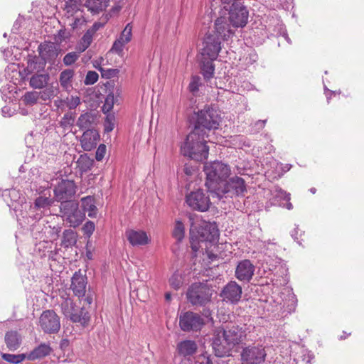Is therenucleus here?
<instances>
[{"label": "nucleus", "instance_id": "nucleus-5", "mask_svg": "<svg viewBox=\"0 0 364 364\" xmlns=\"http://www.w3.org/2000/svg\"><path fill=\"white\" fill-rule=\"evenodd\" d=\"M203 171L206 175L205 186L212 192L218 189L220 182H224L230 175L228 165L218 161L205 164Z\"/></svg>", "mask_w": 364, "mask_h": 364}, {"label": "nucleus", "instance_id": "nucleus-42", "mask_svg": "<svg viewBox=\"0 0 364 364\" xmlns=\"http://www.w3.org/2000/svg\"><path fill=\"white\" fill-rule=\"evenodd\" d=\"M1 358L6 362L13 364H18L22 363L26 358H27V355L24 353L17 355L3 353L1 355Z\"/></svg>", "mask_w": 364, "mask_h": 364}, {"label": "nucleus", "instance_id": "nucleus-14", "mask_svg": "<svg viewBox=\"0 0 364 364\" xmlns=\"http://www.w3.org/2000/svg\"><path fill=\"white\" fill-rule=\"evenodd\" d=\"M242 287L235 281L228 282L222 289L220 296L223 301L236 304L242 297Z\"/></svg>", "mask_w": 364, "mask_h": 364}, {"label": "nucleus", "instance_id": "nucleus-44", "mask_svg": "<svg viewBox=\"0 0 364 364\" xmlns=\"http://www.w3.org/2000/svg\"><path fill=\"white\" fill-rule=\"evenodd\" d=\"M70 36L71 35L70 31L63 28L58 30L56 34H54L53 39L55 41V43L60 44L63 42L67 43L69 41Z\"/></svg>", "mask_w": 364, "mask_h": 364}, {"label": "nucleus", "instance_id": "nucleus-52", "mask_svg": "<svg viewBox=\"0 0 364 364\" xmlns=\"http://www.w3.org/2000/svg\"><path fill=\"white\" fill-rule=\"evenodd\" d=\"M114 95L109 94L105 98V104L102 106V111L106 113L109 112L114 105Z\"/></svg>", "mask_w": 364, "mask_h": 364}, {"label": "nucleus", "instance_id": "nucleus-17", "mask_svg": "<svg viewBox=\"0 0 364 364\" xmlns=\"http://www.w3.org/2000/svg\"><path fill=\"white\" fill-rule=\"evenodd\" d=\"M87 283V277L81 274L80 270L75 272L70 285V289L74 295L78 298L84 296L86 292Z\"/></svg>", "mask_w": 364, "mask_h": 364}, {"label": "nucleus", "instance_id": "nucleus-36", "mask_svg": "<svg viewBox=\"0 0 364 364\" xmlns=\"http://www.w3.org/2000/svg\"><path fill=\"white\" fill-rule=\"evenodd\" d=\"M76 234L72 230H65L63 233L62 245L65 247L74 245L76 243Z\"/></svg>", "mask_w": 364, "mask_h": 364}, {"label": "nucleus", "instance_id": "nucleus-54", "mask_svg": "<svg viewBox=\"0 0 364 364\" xmlns=\"http://www.w3.org/2000/svg\"><path fill=\"white\" fill-rule=\"evenodd\" d=\"M100 70H101V74H102V77H106V78H111V77H115L119 73V70H117V69L101 68Z\"/></svg>", "mask_w": 364, "mask_h": 364}, {"label": "nucleus", "instance_id": "nucleus-47", "mask_svg": "<svg viewBox=\"0 0 364 364\" xmlns=\"http://www.w3.org/2000/svg\"><path fill=\"white\" fill-rule=\"evenodd\" d=\"M75 117L73 113L68 112L65 114L60 122V127L65 129L73 126L75 122Z\"/></svg>", "mask_w": 364, "mask_h": 364}, {"label": "nucleus", "instance_id": "nucleus-48", "mask_svg": "<svg viewBox=\"0 0 364 364\" xmlns=\"http://www.w3.org/2000/svg\"><path fill=\"white\" fill-rule=\"evenodd\" d=\"M200 364H225L223 360L219 358V356L211 357L202 355L199 358Z\"/></svg>", "mask_w": 364, "mask_h": 364}, {"label": "nucleus", "instance_id": "nucleus-18", "mask_svg": "<svg viewBox=\"0 0 364 364\" xmlns=\"http://www.w3.org/2000/svg\"><path fill=\"white\" fill-rule=\"evenodd\" d=\"M246 191L245 181L239 176L231 178L226 183L223 191L224 193H230L237 196H243Z\"/></svg>", "mask_w": 364, "mask_h": 364}, {"label": "nucleus", "instance_id": "nucleus-8", "mask_svg": "<svg viewBox=\"0 0 364 364\" xmlns=\"http://www.w3.org/2000/svg\"><path fill=\"white\" fill-rule=\"evenodd\" d=\"M186 296L193 305L203 306L210 301L212 293L206 284L195 283L188 288Z\"/></svg>", "mask_w": 364, "mask_h": 364}, {"label": "nucleus", "instance_id": "nucleus-63", "mask_svg": "<svg viewBox=\"0 0 364 364\" xmlns=\"http://www.w3.org/2000/svg\"><path fill=\"white\" fill-rule=\"evenodd\" d=\"M46 47H41V46H38V53L39 55H41V53L46 50Z\"/></svg>", "mask_w": 364, "mask_h": 364}, {"label": "nucleus", "instance_id": "nucleus-50", "mask_svg": "<svg viewBox=\"0 0 364 364\" xmlns=\"http://www.w3.org/2000/svg\"><path fill=\"white\" fill-rule=\"evenodd\" d=\"M201 85L200 77L199 76H193L188 85L189 91L193 94H196L198 92Z\"/></svg>", "mask_w": 364, "mask_h": 364}, {"label": "nucleus", "instance_id": "nucleus-43", "mask_svg": "<svg viewBox=\"0 0 364 364\" xmlns=\"http://www.w3.org/2000/svg\"><path fill=\"white\" fill-rule=\"evenodd\" d=\"M77 163L78 168L82 172H87L91 169L93 164V161L87 156L81 155Z\"/></svg>", "mask_w": 364, "mask_h": 364}, {"label": "nucleus", "instance_id": "nucleus-13", "mask_svg": "<svg viewBox=\"0 0 364 364\" xmlns=\"http://www.w3.org/2000/svg\"><path fill=\"white\" fill-rule=\"evenodd\" d=\"M203 325V318L196 313L187 311L180 316L179 326L183 331H198Z\"/></svg>", "mask_w": 364, "mask_h": 364}, {"label": "nucleus", "instance_id": "nucleus-26", "mask_svg": "<svg viewBox=\"0 0 364 364\" xmlns=\"http://www.w3.org/2000/svg\"><path fill=\"white\" fill-rule=\"evenodd\" d=\"M109 0H86L84 4L92 14H99L109 6Z\"/></svg>", "mask_w": 364, "mask_h": 364}, {"label": "nucleus", "instance_id": "nucleus-49", "mask_svg": "<svg viewBox=\"0 0 364 364\" xmlns=\"http://www.w3.org/2000/svg\"><path fill=\"white\" fill-rule=\"evenodd\" d=\"M72 18H73V21L72 23H69V26L73 30L80 28L86 22V20L84 17V14L80 13V14L77 15Z\"/></svg>", "mask_w": 364, "mask_h": 364}, {"label": "nucleus", "instance_id": "nucleus-1", "mask_svg": "<svg viewBox=\"0 0 364 364\" xmlns=\"http://www.w3.org/2000/svg\"><path fill=\"white\" fill-rule=\"evenodd\" d=\"M247 333L238 325L226 326L215 330L213 338V348L215 355L223 357L229 355L231 350L245 341Z\"/></svg>", "mask_w": 364, "mask_h": 364}, {"label": "nucleus", "instance_id": "nucleus-64", "mask_svg": "<svg viewBox=\"0 0 364 364\" xmlns=\"http://www.w3.org/2000/svg\"><path fill=\"white\" fill-rule=\"evenodd\" d=\"M171 294L170 293H166V295H165V298L167 301H170L171 300Z\"/></svg>", "mask_w": 364, "mask_h": 364}, {"label": "nucleus", "instance_id": "nucleus-32", "mask_svg": "<svg viewBox=\"0 0 364 364\" xmlns=\"http://www.w3.org/2000/svg\"><path fill=\"white\" fill-rule=\"evenodd\" d=\"M95 122V115L91 112H87L84 114H82L77 121V126L80 129H88L91 127L92 124Z\"/></svg>", "mask_w": 364, "mask_h": 364}, {"label": "nucleus", "instance_id": "nucleus-34", "mask_svg": "<svg viewBox=\"0 0 364 364\" xmlns=\"http://www.w3.org/2000/svg\"><path fill=\"white\" fill-rule=\"evenodd\" d=\"M132 26L130 23H128L122 31L119 37L113 43L112 46H124V44L128 43L132 38Z\"/></svg>", "mask_w": 364, "mask_h": 364}, {"label": "nucleus", "instance_id": "nucleus-41", "mask_svg": "<svg viewBox=\"0 0 364 364\" xmlns=\"http://www.w3.org/2000/svg\"><path fill=\"white\" fill-rule=\"evenodd\" d=\"M58 93V88H55L53 87H46L44 90L38 92V98L42 101L50 100L51 98L54 97Z\"/></svg>", "mask_w": 364, "mask_h": 364}, {"label": "nucleus", "instance_id": "nucleus-58", "mask_svg": "<svg viewBox=\"0 0 364 364\" xmlns=\"http://www.w3.org/2000/svg\"><path fill=\"white\" fill-rule=\"evenodd\" d=\"M114 117L111 116H107L105 120V131L107 132H109L114 129V123H113Z\"/></svg>", "mask_w": 364, "mask_h": 364}, {"label": "nucleus", "instance_id": "nucleus-56", "mask_svg": "<svg viewBox=\"0 0 364 364\" xmlns=\"http://www.w3.org/2000/svg\"><path fill=\"white\" fill-rule=\"evenodd\" d=\"M82 230L85 234L90 236L95 231V224L92 221H87L82 227Z\"/></svg>", "mask_w": 364, "mask_h": 364}, {"label": "nucleus", "instance_id": "nucleus-11", "mask_svg": "<svg viewBox=\"0 0 364 364\" xmlns=\"http://www.w3.org/2000/svg\"><path fill=\"white\" fill-rule=\"evenodd\" d=\"M267 353L262 345H250L241 352L242 364H261L265 360Z\"/></svg>", "mask_w": 364, "mask_h": 364}, {"label": "nucleus", "instance_id": "nucleus-55", "mask_svg": "<svg viewBox=\"0 0 364 364\" xmlns=\"http://www.w3.org/2000/svg\"><path fill=\"white\" fill-rule=\"evenodd\" d=\"M106 146L103 144H101L98 146L95 154V159L97 161H100L104 159L106 154Z\"/></svg>", "mask_w": 364, "mask_h": 364}, {"label": "nucleus", "instance_id": "nucleus-29", "mask_svg": "<svg viewBox=\"0 0 364 364\" xmlns=\"http://www.w3.org/2000/svg\"><path fill=\"white\" fill-rule=\"evenodd\" d=\"M75 72L73 69H66L60 74L59 82L63 90L69 91L73 88V80Z\"/></svg>", "mask_w": 364, "mask_h": 364}, {"label": "nucleus", "instance_id": "nucleus-60", "mask_svg": "<svg viewBox=\"0 0 364 364\" xmlns=\"http://www.w3.org/2000/svg\"><path fill=\"white\" fill-rule=\"evenodd\" d=\"M54 105L58 109L63 108L64 105H66L65 100L58 99L54 101Z\"/></svg>", "mask_w": 364, "mask_h": 364}, {"label": "nucleus", "instance_id": "nucleus-24", "mask_svg": "<svg viewBox=\"0 0 364 364\" xmlns=\"http://www.w3.org/2000/svg\"><path fill=\"white\" fill-rule=\"evenodd\" d=\"M46 65V60L41 56H34L27 63L26 72L27 74H36L43 72Z\"/></svg>", "mask_w": 364, "mask_h": 364}, {"label": "nucleus", "instance_id": "nucleus-6", "mask_svg": "<svg viewBox=\"0 0 364 364\" xmlns=\"http://www.w3.org/2000/svg\"><path fill=\"white\" fill-rule=\"evenodd\" d=\"M221 117L219 112L210 106H205L203 109L197 112V118L193 129H198V132L206 133V131L218 129Z\"/></svg>", "mask_w": 364, "mask_h": 364}, {"label": "nucleus", "instance_id": "nucleus-51", "mask_svg": "<svg viewBox=\"0 0 364 364\" xmlns=\"http://www.w3.org/2000/svg\"><path fill=\"white\" fill-rule=\"evenodd\" d=\"M65 103L70 109H74L80 104V99L77 96H71L65 99Z\"/></svg>", "mask_w": 364, "mask_h": 364}, {"label": "nucleus", "instance_id": "nucleus-30", "mask_svg": "<svg viewBox=\"0 0 364 364\" xmlns=\"http://www.w3.org/2000/svg\"><path fill=\"white\" fill-rule=\"evenodd\" d=\"M82 212H87L90 218H95L97 213V208L95 205V200L92 196H86L81 198Z\"/></svg>", "mask_w": 364, "mask_h": 364}, {"label": "nucleus", "instance_id": "nucleus-3", "mask_svg": "<svg viewBox=\"0 0 364 364\" xmlns=\"http://www.w3.org/2000/svg\"><path fill=\"white\" fill-rule=\"evenodd\" d=\"M219 239V230L215 223L203 221L198 227L191 225L190 229L191 246L193 251L196 252L199 248H203L204 244L208 257L213 260L218 257L217 254L209 250L212 246L215 247Z\"/></svg>", "mask_w": 364, "mask_h": 364}, {"label": "nucleus", "instance_id": "nucleus-20", "mask_svg": "<svg viewBox=\"0 0 364 364\" xmlns=\"http://www.w3.org/2000/svg\"><path fill=\"white\" fill-rule=\"evenodd\" d=\"M61 312L66 317L69 318L73 323H76V321H80L82 319L80 317L75 314L77 311V308L70 298H66L60 304ZM84 321L85 318H82Z\"/></svg>", "mask_w": 364, "mask_h": 364}, {"label": "nucleus", "instance_id": "nucleus-7", "mask_svg": "<svg viewBox=\"0 0 364 364\" xmlns=\"http://www.w3.org/2000/svg\"><path fill=\"white\" fill-rule=\"evenodd\" d=\"M60 209L63 218L70 227L79 226L85 218V213L79 209V204L75 201L61 203Z\"/></svg>", "mask_w": 364, "mask_h": 364}, {"label": "nucleus", "instance_id": "nucleus-16", "mask_svg": "<svg viewBox=\"0 0 364 364\" xmlns=\"http://www.w3.org/2000/svg\"><path fill=\"white\" fill-rule=\"evenodd\" d=\"M100 141V134L95 129L85 131L80 138V144L84 151H90L97 146Z\"/></svg>", "mask_w": 364, "mask_h": 364}, {"label": "nucleus", "instance_id": "nucleus-28", "mask_svg": "<svg viewBox=\"0 0 364 364\" xmlns=\"http://www.w3.org/2000/svg\"><path fill=\"white\" fill-rule=\"evenodd\" d=\"M5 343L10 350H16L21 343V337L16 331H10L5 335Z\"/></svg>", "mask_w": 364, "mask_h": 364}, {"label": "nucleus", "instance_id": "nucleus-12", "mask_svg": "<svg viewBox=\"0 0 364 364\" xmlns=\"http://www.w3.org/2000/svg\"><path fill=\"white\" fill-rule=\"evenodd\" d=\"M188 205L194 210L205 212L210 205L209 196L203 190L192 191L186 196Z\"/></svg>", "mask_w": 364, "mask_h": 364}, {"label": "nucleus", "instance_id": "nucleus-23", "mask_svg": "<svg viewBox=\"0 0 364 364\" xmlns=\"http://www.w3.org/2000/svg\"><path fill=\"white\" fill-rule=\"evenodd\" d=\"M50 79L48 73L33 74L29 79V85L35 90H42L48 86Z\"/></svg>", "mask_w": 364, "mask_h": 364}, {"label": "nucleus", "instance_id": "nucleus-9", "mask_svg": "<svg viewBox=\"0 0 364 364\" xmlns=\"http://www.w3.org/2000/svg\"><path fill=\"white\" fill-rule=\"evenodd\" d=\"M77 186L73 180L62 179L54 187V198L61 203L72 201L76 193Z\"/></svg>", "mask_w": 364, "mask_h": 364}, {"label": "nucleus", "instance_id": "nucleus-57", "mask_svg": "<svg viewBox=\"0 0 364 364\" xmlns=\"http://www.w3.org/2000/svg\"><path fill=\"white\" fill-rule=\"evenodd\" d=\"M24 21V18L19 16L13 25V28L11 29L12 33H17L19 29L21 28L22 24L23 23Z\"/></svg>", "mask_w": 364, "mask_h": 364}, {"label": "nucleus", "instance_id": "nucleus-53", "mask_svg": "<svg viewBox=\"0 0 364 364\" xmlns=\"http://www.w3.org/2000/svg\"><path fill=\"white\" fill-rule=\"evenodd\" d=\"M99 75L95 71H89L86 75L84 82L87 85H93L97 81Z\"/></svg>", "mask_w": 364, "mask_h": 364}, {"label": "nucleus", "instance_id": "nucleus-46", "mask_svg": "<svg viewBox=\"0 0 364 364\" xmlns=\"http://www.w3.org/2000/svg\"><path fill=\"white\" fill-rule=\"evenodd\" d=\"M53 203V199L49 197L39 196L35 200V206L38 208L50 207Z\"/></svg>", "mask_w": 364, "mask_h": 364}, {"label": "nucleus", "instance_id": "nucleus-37", "mask_svg": "<svg viewBox=\"0 0 364 364\" xmlns=\"http://www.w3.org/2000/svg\"><path fill=\"white\" fill-rule=\"evenodd\" d=\"M38 91H28L22 96L21 100L25 105L33 106L38 102Z\"/></svg>", "mask_w": 364, "mask_h": 364}, {"label": "nucleus", "instance_id": "nucleus-2", "mask_svg": "<svg viewBox=\"0 0 364 364\" xmlns=\"http://www.w3.org/2000/svg\"><path fill=\"white\" fill-rule=\"evenodd\" d=\"M249 11L242 4H232L230 9L224 7L220 16L215 21V28L218 32L226 31L227 36H232L233 28H244L248 21Z\"/></svg>", "mask_w": 364, "mask_h": 364}, {"label": "nucleus", "instance_id": "nucleus-27", "mask_svg": "<svg viewBox=\"0 0 364 364\" xmlns=\"http://www.w3.org/2000/svg\"><path fill=\"white\" fill-rule=\"evenodd\" d=\"M197 348L196 343L191 340L183 341L177 346L178 354L184 357L193 355L196 352Z\"/></svg>", "mask_w": 364, "mask_h": 364}, {"label": "nucleus", "instance_id": "nucleus-62", "mask_svg": "<svg viewBox=\"0 0 364 364\" xmlns=\"http://www.w3.org/2000/svg\"><path fill=\"white\" fill-rule=\"evenodd\" d=\"M85 300L90 305L92 302V297L91 296H87Z\"/></svg>", "mask_w": 364, "mask_h": 364}, {"label": "nucleus", "instance_id": "nucleus-45", "mask_svg": "<svg viewBox=\"0 0 364 364\" xmlns=\"http://www.w3.org/2000/svg\"><path fill=\"white\" fill-rule=\"evenodd\" d=\"M87 47H82L80 49V52H70L65 55L63 58V63L68 66L73 64L79 58V53L85 50Z\"/></svg>", "mask_w": 364, "mask_h": 364}, {"label": "nucleus", "instance_id": "nucleus-33", "mask_svg": "<svg viewBox=\"0 0 364 364\" xmlns=\"http://www.w3.org/2000/svg\"><path fill=\"white\" fill-rule=\"evenodd\" d=\"M102 26L103 24L101 23H94V24L89 29H87L82 36L81 38L82 43L85 44L86 46H90L92 42L94 35Z\"/></svg>", "mask_w": 364, "mask_h": 364}, {"label": "nucleus", "instance_id": "nucleus-19", "mask_svg": "<svg viewBox=\"0 0 364 364\" xmlns=\"http://www.w3.org/2000/svg\"><path fill=\"white\" fill-rule=\"evenodd\" d=\"M84 6L82 0H65L63 7L64 18L70 19L80 13L84 14Z\"/></svg>", "mask_w": 364, "mask_h": 364}, {"label": "nucleus", "instance_id": "nucleus-25", "mask_svg": "<svg viewBox=\"0 0 364 364\" xmlns=\"http://www.w3.org/2000/svg\"><path fill=\"white\" fill-rule=\"evenodd\" d=\"M51 351L52 348L49 344L45 343H41L28 354H27V359L29 360L41 359L48 355Z\"/></svg>", "mask_w": 364, "mask_h": 364}, {"label": "nucleus", "instance_id": "nucleus-15", "mask_svg": "<svg viewBox=\"0 0 364 364\" xmlns=\"http://www.w3.org/2000/svg\"><path fill=\"white\" fill-rule=\"evenodd\" d=\"M255 270L254 264L249 259L240 261L235 269V277L242 282H250Z\"/></svg>", "mask_w": 364, "mask_h": 364}, {"label": "nucleus", "instance_id": "nucleus-35", "mask_svg": "<svg viewBox=\"0 0 364 364\" xmlns=\"http://www.w3.org/2000/svg\"><path fill=\"white\" fill-rule=\"evenodd\" d=\"M201 64L202 74L205 79L210 80L213 77L215 67L213 61H205L204 60H199Z\"/></svg>", "mask_w": 364, "mask_h": 364}, {"label": "nucleus", "instance_id": "nucleus-10", "mask_svg": "<svg viewBox=\"0 0 364 364\" xmlns=\"http://www.w3.org/2000/svg\"><path fill=\"white\" fill-rule=\"evenodd\" d=\"M38 325L45 333H57L60 329V318L53 310H46L39 317Z\"/></svg>", "mask_w": 364, "mask_h": 364}, {"label": "nucleus", "instance_id": "nucleus-31", "mask_svg": "<svg viewBox=\"0 0 364 364\" xmlns=\"http://www.w3.org/2000/svg\"><path fill=\"white\" fill-rule=\"evenodd\" d=\"M222 47H203L200 50V54L198 56V60H204L205 61L215 60L218 53L221 50Z\"/></svg>", "mask_w": 364, "mask_h": 364}, {"label": "nucleus", "instance_id": "nucleus-40", "mask_svg": "<svg viewBox=\"0 0 364 364\" xmlns=\"http://www.w3.org/2000/svg\"><path fill=\"white\" fill-rule=\"evenodd\" d=\"M107 60H112L114 58V63H118L123 58V47H112L106 54Z\"/></svg>", "mask_w": 364, "mask_h": 364}, {"label": "nucleus", "instance_id": "nucleus-22", "mask_svg": "<svg viewBox=\"0 0 364 364\" xmlns=\"http://www.w3.org/2000/svg\"><path fill=\"white\" fill-rule=\"evenodd\" d=\"M230 37L232 36L226 35V31L220 33L215 28V31L205 34L203 43L204 46H220Z\"/></svg>", "mask_w": 364, "mask_h": 364}, {"label": "nucleus", "instance_id": "nucleus-38", "mask_svg": "<svg viewBox=\"0 0 364 364\" xmlns=\"http://www.w3.org/2000/svg\"><path fill=\"white\" fill-rule=\"evenodd\" d=\"M75 314L80 317L81 319H82V318H85L84 321L82 320L80 321H76V323H80L82 328H86L90 325L91 316L89 311L85 307L77 308V311H76Z\"/></svg>", "mask_w": 364, "mask_h": 364}, {"label": "nucleus", "instance_id": "nucleus-39", "mask_svg": "<svg viewBox=\"0 0 364 364\" xmlns=\"http://www.w3.org/2000/svg\"><path fill=\"white\" fill-rule=\"evenodd\" d=\"M185 235V227L181 220H176L172 232V236L178 241L181 242Z\"/></svg>", "mask_w": 364, "mask_h": 364}, {"label": "nucleus", "instance_id": "nucleus-21", "mask_svg": "<svg viewBox=\"0 0 364 364\" xmlns=\"http://www.w3.org/2000/svg\"><path fill=\"white\" fill-rule=\"evenodd\" d=\"M126 236L133 246L145 245L150 241L146 232L143 230H129L126 232Z\"/></svg>", "mask_w": 364, "mask_h": 364}, {"label": "nucleus", "instance_id": "nucleus-61", "mask_svg": "<svg viewBox=\"0 0 364 364\" xmlns=\"http://www.w3.org/2000/svg\"><path fill=\"white\" fill-rule=\"evenodd\" d=\"M184 172L186 175H191V168L187 165H186L184 167Z\"/></svg>", "mask_w": 364, "mask_h": 364}, {"label": "nucleus", "instance_id": "nucleus-59", "mask_svg": "<svg viewBox=\"0 0 364 364\" xmlns=\"http://www.w3.org/2000/svg\"><path fill=\"white\" fill-rule=\"evenodd\" d=\"M169 282L171 286L173 287L175 289H179L181 285V282L179 279H178L177 275H173L171 277Z\"/></svg>", "mask_w": 364, "mask_h": 364}, {"label": "nucleus", "instance_id": "nucleus-4", "mask_svg": "<svg viewBox=\"0 0 364 364\" xmlns=\"http://www.w3.org/2000/svg\"><path fill=\"white\" fill-rule=\"evenodd\" d=\"M208 136L207 133L193 129L181 144V154L196 161L206 160L209 154V148L206 145L208 141L205 139Z\"/></svg>", "mask_w": 364, "mask_h": 364}]
</instances>
